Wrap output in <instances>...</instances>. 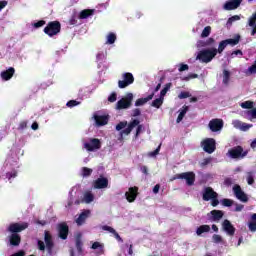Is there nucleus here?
I'll use <instances>...</instances> for the list:
<instances>
[{
	"label": "nucleus",
	"mask_w": 256,
	"mask_h": 256,
	"mask_svg": "<svg viewBox=\"0 0 256 256\" xmlns=\"http://www.w3.org/2000/svg\"><path fill=\"white\" fill-rule=\"evenodd\" d=\"M29 227V223L24 222V223H11L8 228L7 231L8 233H12L8 239H9V243L12 247H19V245H21V235H19V233H21L22 231H25V229H27Z\"/></svg>",
	"instance_id": "1"
},
{
	"label": "nucleus",
	"mask_w": 256,
	"mask_h": 256,
	"mask_svg": "<svg viewBox=\"0 0 256 256\" xmlns=\"http://www.w3.org/2000/svg\"><path fill=\"white\" fill-rule=\"evenodd\" d=\"M39 251H47L49 255H53V249H55V242L53 241V235L49 230L44 231V242L38 240L37 242Z\"/></svg>",
	"instance_id": "2"
},
{
	"label": "nucleus",
	"mask_w": 256,
	"mask_h": 256,
	"mask_svg": "<svg viewBox=\"0 0 256 256\" xmlns=\"http://www.w3.org/2000/svg\"><path fill=\"white\" fill-rule=\"evenodd\" d=\"M216 56H217L216 48L205 49L198 53L196 59H198L202 63H211V61H213V59H215Z\"/></svg>",
	"instance_id": "3"
},
{
	"label": "nucleus",
	"mask_w": 256,
	"mask_h": 256,
	"mask_svg": "<svg viewBox=\"0 0 256 256\" xmlns=\"http://www.w3.org/2000/svg\"><path fill=\"white\" fill-rule=\"evenodd\" d=\"M44 33L45 35H48V37H55V35H59V33H61V22H48L47 26L44 28Z\"/></svg>",
	"instance_id": "4"
},
{
	"label": "nucleus",
	"mask_w": 256,
	"mask_h": 256,
	"mask_svg": "<svg viewBox=\"0 0 256 256\" xmlns=\"http://www.w3.org/2000/svg\"><path fill=\"white\" fill-rule=\"evenodd\" d=\"M227 155L230 159H245V156L249 155V151L244 150L242 146H235L228 150Z\"/></svg>",
	"instance_id": "5"
},
{
	"label": "nucleus",
	"mask_w": 256,
	"mask_h": 256,
	"mask_svg": "<svg viewBox=\"0 0 256 256\" xmlns=\"http://www.w3.org/2000/svg\"><path fill=\"white\" fill-rule=\"evenodd\" d=\"M139 123H141V121H139L138 119H134L133 121H131L128 124V127L120 132L121 137H123V135H130L135 127H137L136 137H139V133H141V130L143 129V126L139 125Z\"/></svg>",
	"instance_id": "6"
},
{
	"label": "nucleus",
	"mask_w": 256,
	"mask_h": 256,
	"mask_svg": "<svg viewBox=\"0 0 256 256\" xmlns=\"http://www.w3.org/2000/svg\"><path fill=\"white\" fill-rule=\"evenodd\" d=\"M135 83V77L131 72H125L122 74V80L118 81L119 89H125L129 87V85H133Z\"/></svg>",
	"instance_id": "7"
},
{
	"label": "nucleus",
	"mask_w": 256,
	"mask_h": 256,
	"mask_svg": "<svg viewBox=\"0 0 256 256\" xmlns=\"http://www.w3.org/2000/svg\"><path fill=\"white\" fill-rule=\"evenodd\" d=\"M201 147L205 153L211 155L217 149V142L213 138H206L201 142Z\"/></svg>",
	"instance_id": "8"
},
{
	"label": "nucleus",
	"mask_w": 256,
	"mask_h": 256,
	"mask_svg": "<svg viewBox=\"0 0 256 256\" xmlns=\"http://www.w3.org/2000/svg\"><path fill=\"white\" fill-rule=\"evenodd\" d=\"M133 103V93H128L124 98L120 99L116 103V109L121 111V109H129Z\"/></svg>",
	"instance_id": "9"
},
{
	"label": "nucleus",
	"mask_w": 256,
	"mask_h": 256,
	"mask_svg": "<svg viewBox=\"0 0 256 256\" xmlns=\"http://www.w3.org/2000/svg\"><path fill=\"white\" fill-rule=\"evenodd\" d=\"M173 179H184L187 185L191 187V185H195V172H183L180 174H175Z\"/></svg>",
	"instance_id": "10"
},
{
	"label": "nucleus",
	"mask_w": 256,
	"mask_h": 256,
	"mask_svg": "<svg viewBox=\"0 0 256 256\" xmlns=\"http://www.w3.org/2000/svg\"><path fill=\"white\" fill-rule=\"evenodd\" d=\"M233 193L239 201H242V203H247V201H249V197L243 191V189H241V186L239 184H235L233 186Z\"/></svg>",
	"instance_id": "11"
},
{
	"label": "nucleus",
	"mask_w": 256,
	"mask_h": 256,
	"mask_svg": "<svg viewBox=\"0 0 256 256\" xmlns=\"http://www.w3.org/2000/svg\"><path fill=\"white\" fill-rule=\"evenodd\" d=\"M208 127L212 133H217V131H221L223 129V119L214 118L210 120Z\"/></svg>",
	"instance_id": "12"
},
{
	"label": "nucleus",
	"mask_w": 256,
	"mask_h": 256,
	"mask_svg": "<svg viewBox=\"0 0 256 256\" xmlns=\"http://www.w3.org/2000/svg\"><path fill=\"white\" fill-rule=\"evenodd\" d=\"M58 237L63 241L69 237V225H67V222L58 224Z\"/></svg>",
	"instance_id": "13"
},
{
	"label": "nucleus",
	"mask_w": 256,
	"mask_h": 256,
	"mask_svg": "<svg viewBox=\"0 0 256 256\" xmlns=\"http://www.w3.org/2000/svg\"><path fill=\"white\" fill-rule=\"evenodd\" d=\"M84 147L88 151H97L101 149V140L97 138L90 139V142L84 144Z\"/></svg>",
	"instance_id": "14"
},
{
	"label": "nucleus",
	"mask_w": 256,
	"mask_h": 256,
	"mask_svg": "<svg viewBox=\"0 0 256 256\" xmlns=\"http://www.w3.org/2000/svg\"><path fill=\"white\" fill-rule=\"evenodd\" d=\"M137 195H139V187L137 186L130 187L128 192L125 193L128 203H134L135 199H137Z\"/></svg>",
	"instance_id": "15"
},
{
	"label": "nucleus",
	"mask_w": 256,
	"mask_h": 256,
	"mask_svg": "<svg viewBox=\"0 0 256 256\" xmlns=\"http://www.w3.org/2000/svg\"><path fill=\"white\" fill-rule=\"evenodd\" d=\"M94 189H107L109 187V179L100 176L93 182Z\"/></svg>",
	"instance_id": "16"
},
{
	"label": "nucleus",
	"mask_w": 256,
	"mask_h": 256,
	"mask_svg": "<svg viewBox=\"0 0 256 256\" xmlns=\"http://www.w3.org/2000/svg\"><path fill=\"white\" fill-rule=\"evenodd\" d=\"M222 227L224 229V231L227 233V235H229L230 237H233V235H235V226H233V224H231V221L229 220H224L222 223Z\"/></svg>",
	"instance_id": "17"
},
{
	"label": "nucleus",
	"mask_w": 256,
	"mask_h": 256,
	"mask_svg": "<svg viewBox=\"0 0 256 256\" xmlns=\"http://www.w3.org/2000/svg\"><path fill=\"white\" fill-rule=\"evenodd\" d=\"M215 196H217V192H215V190H213L211 187H206L202 194V199L203 201H211V199H214Z\"/></svg>",
	"instance_id": "18"
},
{
	"label": "nucleus",
	"mask_w": 256,
	"mask_h": 256,
	"mask_svg": "<svg viewBox=\"0 0 256 256\" xmlns=\"http://www.w3.org/2000/svg\"><path fill=\"white\" fill-rule=\"evenodd\" d=\"M243 0H229L224 4L225 11H233L241 5Z\"/></svg>",
	"instance_id": "19"
},
{
	"label": "nucleus",
	"mask_w": 256,
	"mask_h": 256,
	"mask_svg": "<svg viewBox=\"0 0 256 256\" xmlns=\"http://www.w3.org/2000/svg\"><path fill=\"white\" fill-rule=\"evenodd\" d=\"M91 215V210H84L81 212L79 217L76 219L77 225H83L87 219H89V216Z\"/></svg>",
	"instance_id": "20"
},
{
	"label": "nucleus",
	"mask_w": 256,
	"mask_h": 256,
	"mask_svg": "<svg viewBox=\"0 0 256 256\" xmlns=\"http://www.w3.org/2000/svg\"><path fill=\"white\" fill-rule=\"evenodd\" d=\"M13 75H15V68L10 67L6 71H3L1 73V77L4 81H9L13 78Z\"/></svg>",
	"instance_id": "21"
},
{
	"label": "nucleus",
	"mask_w": 256,
	"mask_h": 256,
	"mask_svg": "<svg viewBox=\"0 0 256 256\" xmlns=\"http://www.w3.org/2000/svg\"><path fill=\"white\" fill-rule=\"evenodd\" d=\"M94 120L98 127H103V125H107V123H109V118L107 116L95 115Z\"/></svg>",
	"instance_id": "22"
},
{
	"label": "nucleus",
	"mask_w": 256,
	"mask_h": 256,
	"mask_svg": "<svg viewBox=\"0 0 256 256\" xmlns=\"http://www.w3.org/2000/svg\"><path fill=\"white\" fill-rule=\"evenodd\" d=\"M153 97H155V93L148 95L146 98L137 99L135 102V107H141V106L145 105V103H147L148 101H151V99H153Z\"/></svg>",
	"instance_id": "23"
},
{
	"label": "nucleus",
	"mask_w": 256,
	"mask_h": 256,
	"mask_svg": "<svg viewBox=\"0 0 256 256\" xmlns=\"http://www.w3.org/2000/svg\"><path fill=\"white\" fill-rule=\"evenodd\" d=\"M210 214L212 215V221H221L225 215L222 210H212Z\"/></svg>",
	"instance_id": "24"
},
{
	"label": "nucleus",
	"mask_w": 256,
	"mask_h": 256,
	"mask_svg": "<svg viewBox=\"0 0 256 256\" xmlns=\"http://www.w3.org/2000/svg\"><path fill=\"white\" fill-rule=\"evenodd\" d=\"M95 14L94 9H84L79 14V19H88V17H91Z\"/></svg>",
	"instance_id": "25"
},
{
	"label": "nucleus",
	"mask_w": 256,
	"mask_h": 256,
	"mask_svg": "<svg viewBox=\"0 0 256 256\" xmlns=\"http://www.w3.org/2000/svg\"><path fill=\"white\" fill-rule=\"evenodd\" d=\"M76 249L79 255H83V241L81 240V234H79L75 239Z\"/></svg>",
	"instance_id": "26"
},
{
	"label": "nucleus",
	"mask_w": 256,
	"mask_h": 256,
	"mask_svg": "<svg viewBox=\"0 0 256 256\" xmlns=\"http://www.w3.org/2000/svg\"><path fill=\"white\" fill-rule=\"evenodd\" d=\"M105 246H103V244H101L100 242H94L91 246V249H98V255H103V253H105Z\"/></svg>",
	"instance_id": "27"
},
{
	"label": "nucleus",
	"mask_w": 256,
	"mask_h": 256,
	"mask_svg": "<svg viewBox=\"0 0 256 256\" xmlns=\"http://www.w3.org/2000/svg\"><path fill=\"white\" fill-rule=\"evenodd\" d=\"M249 231L252 233H255L256 231V213L252 214L251 216V221L248 224Z\"/></svg>",
	"instance_id": "28"
},
{
	"label": "nucleus",
	"mask_w": 256,
	"mask_h": 256,
	"mask_svg": "<svg viewBox=\"0 0 256 256\" xmlns=\"http://www.w3.org/2000/svg\"><path fill=\"white\" fill-rule=\"evenodd\" d=\"M209 231H211V226L201 225L200 227L197 228L196 234L197 235H203V233H209Z\"/></svg>",
	"instance_id": "29"
},
{
	"label": "nucleus",
	"mask_w": 256,
	"mask_h": 256,
	"mask_svg": "<svg viewBox=\"0 0 256 256\" xmlns=\"http://www.w3.org/2000/svg\"><path fill=\"white\" fill-rule=\"evenodd\" d=\"M224 41L226 42V45H232V47H234V45H239V41H241V36L237 35L235 38L226 39Z\"/></svg>",
	"instance_id": "30"
},
{
	"label": "nucleus",
	"mask_w": 256,
	"mask_h": 256,
	"mask_svg": "<svg viewBox=\"0 0 256 256\" xmlns=\"http://www.w3.org/2000/svg\"><path fill=\"white\" fill-rule=\"evenodd\" d=\"M229 81H231V72L229 70H223V85H229Z\"/></svg>",
	"instance_id": "31"
},
{
	"label": "nucleus",
	"mask_w": 256,
	"mask_h": 256,
	"mask_svg": "<svg viewBox=\"0 0 256 256\" xmlns=\"http://www.w3.org/2000/svg\"><path fill=\"white\" fill-rule=\"evenodd\" d=\"M187 111H189V107L185 106L184 109H182L181 112L179 113L176 119V123H181L183 121V118L185 117V115H187Z\"/></svg>",
	"instance_id": "32"
},
{
	"label": "nucleus",
	"mask_w": 256,
	"mask_h": 256,
	"mask_svg": "<svg viewBox=\"0 0 256 256\" xmlns=\"http://www.w3.org/2000/svg\"><path fill=\"white\" fill-rule=\"evenodd\" d=\"M115 41H117V35H115V33L110 32L107 36V44L108 45H113V43H115Z\"/></svg>",
	"instance_id": "33"
},
{
	"label": "nucleus",
	"mask_w": 256,
	"mask_h": 256,
	"mask_svg": "<svg viewBox=\"0 0 256 256\" xmlns=\"http://www.w3.org/2000/svg\"><path fill=\"white\" fill-rule=\"evenodd\" d=\"M94 200H95V196L93 195V193L86 192L84 194V201H85V203H93Z\"/></svg>",
	"instance_id": "34"
},
{
	"label": "nucleus",
	"mask_w": 256,
	"mask_h": 256,
	"mask_svg": "<svg viewBox=\"0 0 256 256\" xmlns=\"http://www.w3.org/2000/svg\"><path fill=\"white\" fill-rule=\"evenodd\" d=\"M253 105H254L253 101L248 100V101L242 102L240 104V107L242 109H253Z\"/></svg>",
	"instance_id": "35"
},
{
	"label": "nucleus",
	"mask_w": 256,
	"mask_h": 256,
	"mask_svg": "<svg viewBox=\"0 0 256 256\" xmlns=\"http://www.w3.org/2000/svg\"><path fill=\"white\" fill-rule=\"evenodd\" d=\"M246 181H247L248 185H253V183H255V175L253 174V172L247 173Z\"/></svg>",
	"instance_id": "36"
},
{
	"label": "nucleus",
	"mask_w": 256,
	"mask_h": 256,
	"mask_svg": "<svg viewBox=\"0 0 256 256\" xmlns=\"http://www.w3.org/2000/svg\"><path fill=\"white\" fill-rule=\"evenodd\" d=\"M161 105H163V98H156L153 102H152V107H155L156 109H159L161 107Z\"/></svg>",
	"instance_id": "37"
},
{
	"label": "nucleus",
	"mask_w": 256,
	"mask_h": 256,
	"mask_svg": "<svg viewBox=\"0 0 256 256\" xmlns=\"http://www.w3.org/2000/svg\"><path fill=\"white\" fill-rule=\"evenodd\" d=\"M209 35H211V26H206L201 33V37L204 39L205 37H209Z\"/></svg>",
	"instance_id": "38"
},
{
	"label": "nucleus",
	"mask_w": 256,
	"mask_h": 256,
	"mask_svg": "<svg viewBox=\"0 0 256 256\" xmlns=\"http://www.w3.org/2000/svg\"><path fill=\"white\" fill-rule=\"evenodd\" d=\"M92 173H93V169L88 168V167H83L82 168V175H83V177H91Z\"/></svg>",
	"instance_id": "39"
},
{
	"label": "nucleus",
	"mask_w": 256,
	"mask_h": 256,
	"mask_svg": "<svg viewBox=\"0 0 256 256\" xmlns=\"http://www.w3.org/2000/svg\"><path fill=\"white\" fill-rule=\"evenodd\" d=\"M256 25V12L248 19V27H253Z\"/></svg>",
	"instance_id": "40"
},
{
	"label": "nucleus",
	"mask_w": 256,
	"mask_h": 256,
	"mask_svg": "<svg viewBox=\"0 0 256 256\" xmlns=\"http://www.w3.org/2000/svg\"><path fill=\"white\" fill-rule=\"evenodd\" d=\"M77 105H81V102L77 100H69L66 104V106L69 107L70 109H72V107H77Z\"/></svg>",
	"instance_id": "41"
},
{
	"label": "nucleus",
	"mask_w": 256,
	"mask_h": 256,
	"mask_svg": "<svg viewBox=\"0 0 256 256\" xmlns=\"http://www.w3.org/2000/svg\"><path fill=\"white\" fill-rule=\"evenodd\" d=\"M169 89H171V83H167L165 85V87L160 92V96L165 97V95H167V91H169Z\"/></svg>",
	"instance_id": "42"
},
{
	"label": "nucleus",
	"mask_w": 256,
	"mask_h": 256,
	"mask_svg": "<svg viewBox=\"0 0 256 256\" xmlns=\"http://www.w3.org/2000/svg\"><path fill=\"white\" fill-rule=\"evenodd\" d=\"M227 47V42L225 40H222L219 43L217 53H221L222 51H225V48Z\"/></svg>",
	"instance_id": "43"
},
{
	"label": "nucleus",
	"mask_w": 256,
	"mask_h": 256,
	"mask_svg": "<svg viewBox=\"0 0 256 256\" xmlns=\"http://www.w3.org/2000/svg\"><path fill=\"white\" fill-rule=\"evenodd\" d=\"M125 127H127V121L119 122L116 125V131H123V129H125Z\"/></svg>",
	"instance_id": "44"
},
{
	"label": "nucleus",
	"mask_w": 256,
	"mask_h": 256,
	"mask_svg": "<svg viewBox=\"0 0 256 256\" xmlns=\"http://www.w3.org/2000/svg\"><path fill=\"white\" fill-rule=\"evenodd\" d=\"M15 177H17V170L6 173V179H8L9 181H11V179H15Z\"/></svg>",
	"instance_id": "45"
},
{
	"label": "nucleus",
	"mask_w": 256,
	"mask_h": 256,
	"mask_svg": "<svg viewBox=\"0 0 256 256\" xmlns=\"http://www.w3.org/2000/svg\"><path fill=\"white\" fill-rule=\"evenodd\" d=\"M233 203H234V201L231 200V199L224 198V199L222 200V205H223L224 207H231V206L233 205Z\"/></svg>",
	"instance_id": "46"
},
{
	"label": "nucleus",
	"mask_w": 256,
	"mask_h": 256,
	"mask_svg": "<svg viewBox=\"0 0 256 256\" xmlns=\"http://www.w3.org/2000/svg\"><path fill=\"white\" fill-rule=\"evenodd\" d=\"M239 19H241L239 15H234L228 19L227 25H233L234 21H239Z\"/></svg>",
	"instance_id": "47"
},
{
	"label": "nucleus",
	"mask_w": 256,
	"mask_h": 256,
	"mask_svg": "<svg viewBox=\"0 0 256 256\" xmlns=\"http://www.w3.org/2000/svg\"><path fill=\"white\" fill-rule=\"evenodd\" d=\"M161 151V146H158L154 151L148 153V157H157Z\"/></svg>",
	"instance_id": "48"
},
{
	"label": "nucleus",
	"mask_w": 256,
	"mask_h": 256,
	"mask_svg": "<svg viewBox=\"0 0 256 256\" xmlns=\"http://www.w3.org/2000/svg\"><path fill=\"white\" fill-rule=\"evenodd\" d=\"M109 103H115L117 101V92H112L108 97Z\"/></svg>",
	"instance_id": "49"
},
{
	"label": "nucleus",
	"mask_w": 256,
	"mask_h": 256,
	"mask_svg": "<svg viewBox=\"0 0 256 256\" xmlns=\"http://www.w3.org/2000/svg\"><path fill=\"white\" fill-rule=\"evenodd\" d=\"M213 243H221L223 241V238L219 234H214L212 236Z\"/></svg>",
	"instance_id": "50"
},
{
	"label": "nucleus",
	"mask_w": 256,
	"mask_h": 256,
	"mask_svg": "<svg viewBox=\"0 0 256 256\" xmlns=\"http://www.w3.org/2000/svg\"><path fill=\"white\" fill-rule=\"evenodd\" d=\"M189 97H191V93L185 91L180 92L178 95V99H187Z\"/></svg>",
	"instance_id": "51"
},
{
	"label": "nucleus",
	"mask_w": 256,
	"mask_h": 256,
	"mask_svg": "<svg viewBox=\"0 0 256 256\" xmlns=\"http://www.w3.org/2000/svg\"><path fill=\"white\" fill-rule=\"evenodd\" d=\"M217 197H219V194L210 199L212 207H217V205H219V199Z\"/></svg>",
	"instance_id": "52"
},
{
	"label": "nucleus",
	"mask_w": 256,
	"mask_h": 256,
	"mask_svg": "<svg viewBox=\"0 0 256 256\" xmlns=\"http://www.w3.org/2000/svg\"><path fill=\"white\" fill-rule=\"evenodd\" d=\"M47 23L45 20H39L38 22L34 23V28L39 29V27H43Z\"/></svg>",
	"instance_id": "53"
},
{
	"label": "nucleus",
	"mask_w": 256,
	"mask_h": 256,
	"mask_svg": "<svg viewBox=\"0 0 256 256\" xmlns=\"http://www.w3.org/2000/svg\"><path fill=\"white\" fill-rule=\"evenodd\" d=\"M242 209H245V205L237 204V203L235 204V209H234L235 213L241 212Z\"/></svg>",
	"instance_id": "54"
},
{
	"label": "nucleus",
	"mask_w": 256,
	"mask_h": 256,
	"mask_svg": "<svg viewBox=\"0 0 256 256\" xmlns=\"http://www.w3.org/2000/svg\"><path fill=\"white\" fill-rule=\"evenodd\" d=\"M102 229H103V231H108L109 233H115V229L113 228V227H111V226H108V225H104L103 227H102Z\"/></svg>",
	"instance_id": "55"
},
{
	"label": "nucleus",
	"mask_w": 256,
	"mask_h": 256,
	"mask_svg": "<svg viewBox=\"0 0 256 256\" xmlns=\"http://www.w3.org/2000/svg\"><path fill=\"white\" fill-rule=\"evenodd\" d=\"M180 73H183V71H189V65L187 64H180V67L178 69Z\"/></svg>",
	"instance_id": "56"
},
{
	"label": "nucleus",
	"mask_w": 256,
	"mask_h": 256,
	"mask_svg": "<svg viewBox=\"0 0 256 256\" xmlns=\"http://www.w3.org/2000/svg\"><path fill=\"white\" fill-rule=\"evenodd\" d=\"M139 115H141V109L136 108L132 110L131 117H139Z\"/></svg>",
	"instance_id": "57"
},
{
	"label": "nucleus",
	"mask_w": 256,
	"mask_h": 256,
	"mask_svg": "<svg viewBox=\"0 0 256 256\" xmlns=\"http://www.w3.org/2000/svg\"><path fill=\"white\" fill-rule=\"evenodd\" d=\"M197 77H199V75L192 73V74H189L187 77L183 78V81H189L190 79H197Z\"/></svg>",
	"instance_id": "58"
},
{
	"label": "nucleus",
	"mask_w": 256,
	"mask_h": 256,
	"mask_svg": "<svg viewBox=\"0 0 256 256\" xmlns=\"http://www.w3.org/2000/svg\"><path fill=\"white\" fill-rule=\"evenodd\" d=\"M232 184H233V178H225L224 185L226 187H231Z\"/></svg>",
	"instance_id": "59"
},
{
	"label": "nucleus",
	"mask_w": 256,
	"mask_h": 256,
	"mask_svg": "<svg viewBox=\"0 0 256 256\" xmlns=\"http://www.w3.org/2000/svg\"><path fill=\"white\" fill-rule=\"evenodd\" d=\"M211 161H212L211 158H204L203 161L201 162V167H206V165H209Z\"/></svg>",
	"instance_id": "60"
},
{
	"label": "nucleus",
	"mask_w": 256,
	"mask_h": 256,
	"mask_svg": "<svg viewBox=\"0 0 256 256\" xmlns=\"http://www.w3.org/2000/svg\"><path fill=\"white\" fill-rule=\"evenodd\" d=\"M18 129L23 131V129H27V121L20 122Z\"/></svg>",
	"instance_id": "61"
},
{
	"label": "nucleus",
	"mask_w": 256,
	"mask_h": 256,
	"mask_svg": "<svg viewBox=\"0 0 256 256\" xmlns=\"http://www.w3.org/2000/svg\"><path fill=\"white\" fill-rule=\"evenodd\" d=\"M112 235H114V237H115V239H117V241H119L120 243H123V238H121V236L119 235V233H117L116 230L113 232Z\"/></svg>",
	"instance_id": "62"
},
{
	"label": "nucleus",
	"mask_w": 256,
	"mask_h": 256,
	"mask_svg": "<svg viewBox=\"0 0 256 256\" xmlns=\"http://www.w3.org/2000/svg\"><path fill=\"white\" fill-rule=\"evenodd\" d=\"M248 115H251L252 119H256V108L248 111Z\"/></svg>",
	"instance_id": "63"
},
{
	"label": "nucleus",
	"mask_w": 256,
	"mask_h": 256,
	"mask_svg": "<svg viewBox=\"0 0 256 256\" xmlns=\"http://www.w3.org/2000/svg\"><path fill=\"white\" fill-rule=\"evenodd\" d=\"M252 30L250 32L251 37H255L256 35V24H254V26H251Z\"/></svg>",
	"instance_id": "64"
}]
</instances>
